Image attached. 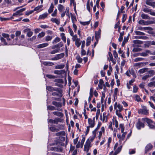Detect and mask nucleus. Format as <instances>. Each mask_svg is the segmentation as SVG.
<instances>
[{"label":"nucleus","mask_w":155,"mask_h":155,"mask_svg":"<svg viewBox=\"0 0 155 155\" xmlns=\"http://www.w3.org/2000/svg\"><path fill=\"white\" fill-rule=\"evenodd\" d=\"M15 36L16 37V40H18V37H19L21 34V32L19 31H16L15 32Z\"/></svg>","instance_id":"obj_45"},{"label":"nucleus","mask_w":155,"mask_h":155,"mask_svg":"<svg viewBox=\"0 0 155 155\" xmlns=\"http://www.w3.org/2000/svg\"><path fill=\"white\" fill-rule=\"evenodd\" d=\"M117 105V102H115L114 105V109L116 110V115L118 117H119L122 118H123V116L121 114L120 112L121 111H117V109H116V106Z\"/></svg>","instance_id":"obj_11"},{"label":"nucleus","mask_w":155,"mask_h":155,"mask_svg":"<svg viewBox=\"0 0 155 155\" xmlns=\"http://www.w3.org/2000/svg\"><path fill=\"white\" fill-rule=\"evenodd\" d=\"M144 59V58H137L134 59V61L135 62L142 61Z\"/></svg>","instance_id":"obj_49"},{"label":"nucleus","mask_w":155,"mask_h":155,"mask_svg":"<svg viewBox=\"0 0 155 155\" xmlns=\"http://www.w3.org/2000/svg\"><path fill=\"white\" fill-rule=\"evenodd\" d=\"M76 58L78 63H81L82 62L83 59L82 58L80 57L79 55H77L76 57Z\"/></svg>","instance_id":"obj_33"},{"label":"nucleus","mask_w":155,"mask_h":155,"mask_svg":"<svg viewBox=\"0 0 155 155\" xmlns=\"http://www.w3.org/2000/svg\"><path fill=\"white\" fill-rule=\"evenodd\" d=\"M122 148V146H121L118 147L117 149L115 150L114 155H116L117 154L119 153L121 151V148Z\"/></svg>","instance_id":"obj_35"},{"label":"nucleus","mask_w":155,"mask_h":155,"mask_svg":"<svg viewBox=\"0 0 155 155\" xmlns=\"http://www.w3.org/2000/svg\"><path fill=\"white\" fill-rule=\"evenodd\" d=\"M108 55L109 57L108 58V59L109 61H111L114 64H116V60L113 59L112 54L110 52H108Z\"/></svg>","instance_id":"obj_14"},{"label":"nucleus","mask_w":155,"mask_h":155,"mask_svg":"<svg viewBox=\"0 0 155 155\" xmlns=\"http://www.w3.org/2000/svg\"><path fill=\"white\" fill-rule=\"evenodd\" d=\"M46 88L47 90L49 91L52 92L58 90V88L50 86H47Z\"/></svg>","instance_id":"obj_17"},{"label":"nucleus","mask_w":155,"mask_h":155,"mask_svg":"<svg viewBox=\"0 0 155 155\" xmlns=\"http://www.w3.org/2000/svg\"><path fill=\"white\" fill-rule=\"evenodd\" d=\"M47 109L51 110H57L58 111H62V109L59 108H57V109L54 106L51 105H49L47 107Z\"/></svg>","instance_id":"obj_12"},{"label":"nucleus","mask_w":155,"mask_h":155,"mask_svg":"<svg viewBox=\"0 0 155 155\" xmlns=\"http://www.w3.org/2000/svg\"><path fill=\"white\" fill-rule=\"evenodd\" d=\"M48 15V14L46 13H44L43 14L39 15L38 18L39 19H43L46 18Z\"/></svg>","instance_id":"obj_27"},{"label":"nucleus","mask_w":155,"mask_h":155,"mask_svg":"<svg viewBox=\"0 0 155 155\" xmlns=\"http://www.w3.org/2000/svg\"><path fill=\"white\" fill-rule=\"evenodd\" d=\"M51 21L54 23H55L58 25H59L60 23V20L56 18H53L51 19Z\"/></svg>","instance_id":"obj_24"},{"label":"nucleus","mask_w":155,"mask_h":155,"mask_svg":"<svg viewBox=\"0 0 155 155\" xmlns=\"http://www.w3.org/2000/svg\"><path fill=\"white\" fill-rule=\"evenodd\" d=\"M65 72V71L64 70H55L54 73L55 74H58V75H61L64 74Z\"/></svg>","instance_id":"obj_25"},{"label":"nucleus","mask_w":155,"mask_h":155,"mask_svg":"<svg viewBox=\"0 0 155 155\" xmlns=\"http://www.w3.org/2000/svg\"><path fill=\"white\" fill-rule=\"evenodd\" d=\"M142 120L145 122H146L147 123L148 125L153 123V121L147 118H143Z\"/></svg>","instance_id":"obj_21"},{"label":"nucleus","mask_w":155,"mask_h":155,"mask_svg":"<svg viewBox=\"0 0 155 155\" xmlns=\"http://www.w3.org/2000/svg\"><path fill=\"white\" fill-rule=\"evenodd\" d=\"M43 64L45 66H52L54 64L53 63L50 61H45Z\"/></svg>","instance_id":"obj_31"},{"label":"nucleus","mask_w":155,"mask_h":155,"mask_svg":"<svg viewBox=\"0 0 155 155\" xmlns=\"http://www.w3.org/2000/svg\"><path fill=\"white\" fill-rule=\"evenodd\" d=\"M116 109L117 111H121L123 110L122 106L120 105L119 104H117Z\"/></svg>","instance_id":"obj_32"},{"label":"nucleus","mask_w":155,"mask_h":155,"mask_svg":"<svg viewBox=\"0 0 155 155\" xmlns=\"http://www.w3.org/2000/svg\"><path fill=\"white\" fill-rule=\"evenodd\" d=\"M112 121L113 123V124L114 125H115V127L116 128H117L118 126V123L117 121L116 120L114 119V118L112 119Z\"/></svg>","instance_id":"obj_34"},{"label":"nucleus","mask_w":155,"mask_h":155,"mask_svg":"<svg viewBox=\"0 0 155 155\" xmlns=\"http://www.w3.org/2000/svg\"><path fill=\"white\" fill-rule=\"evenodd\" d=\"M144 124L143 123L138 120L137 123L136 127L138 130H140L141 128H143L144 127Z\"/></svg>","instance_id":"obj_10"},{"label":"nucleus","mask_w":155,"mask_h":155,"mask_svg":"<svg viewBox=\"0 0 155 155\" xmlns=\"http://www.w3.org/2000/svg\"><path fill=\"white\" fill-rule=\"evenodd\" d=\"M91 37H88L86 40V45L87 46H88L90 44L91 42Z\"/></svg>","instance_id":"obj_41"},{"label":"nucleus","mask_w":155,"mask_h":155,"mask_svg":"<svg viewBox=\"0 0 155 155\" xmlns=\"http://www.w3.org/2000/svg\"><path fill=\"white\" fill-rule=\"evenodd\" d=\"M141 17L143 19H149L150 17L147 14L142 13L141 15Z\"/></svg>","instance_id":"obj_23"},{"label":"nucleus","mask_w":155,"mask_h":155,"mask_svg":"<svg viewBox=\"0 0 155 155\" xmlns=\"http://www.w3.org/2000/svg\"><path fill=\"white\" fill-rule=\"evenodd\" d=\"M135 100L138 102L141 101V99L138 95H136L135 96Z\"/></svg>","instance_id":"obj_53"},{"label":"nucleus","mask_w":155,"mask_h":155,"mask_svg":"<svg viewBox=\"0 0 155 155\" xmlns=\"http://www.w3.org/2000/svg\"><path fill=\"white\" fill-rule=\"evenodd\" d=\"M150 9L147 8H143V11L144 12L147 13H150Z\"/></svg>","instance_id":"obj_57"},{"label":"nucleus","mask_w":155,"mask_h":155,"mask_svg":"<svg viewBox=\"0 0 155 155\" xmlns=\"http://www.w3.org/2000/svg\"><path fill=\"white\" fill-rule=\"evenodd\" d=\"M54 7L52 3H51L48 11V12L49 14L53 12Z\"/></svg>","instance_id":"obj_39"},{"label":"nucleus","mask_w":155,"mask_h":155,"mask_svg":"<svg viewBox=\"0 0 155 155\" xmlns=\"http://www.w3.org/2000/svg\"><path fill=\"white\" fill-rule=\"evenodd\" d=\"M153 0H145L146 3L147 5L151 6L153 8L154 6V2H151Z\"/></svg>","instance_id":"obj_20"},{"label":"nucleus","mask_w":155,"mask_h":155,"mask_svg":"<svg viewBox=\"0 0 155 155\" xmlns=\"http://www.w3.org/2000/svg\"><path fill=\"white\" fill-rule=\"evenodd\" d=\"M134 73V71L133 70H132L131 72L130 70H128L127 71L126 73V74L128 76H130V74H133Z\"/></svg>","instance_id":"obj_51"},{"label":"nucleus","mask_w":155,"mask_h":155,"mask_svg":"<svg viewBox=\"0 0 155 155\" xmlns=\"http://www.w3.org/2000/svg\"><path fill=\"white\" fill-rule=\"evenodd\" d=\"M148 86L149 87H151L153 86L155 87V81H152L150 82L148 84Z\"/></svg>","instance_id":"obj_60"},{"label":"nucleus","mask_w":155,"mask_h":155,"mask_svg":"<svg viewBox=\"0 0 155 155\" xmlns=\"http://www.w3.org/2000/svg\"><path fill=\"white\" fill-rule=\"evenodd\" d=\"M25 8H23L18 10L15 13L13 14L12 17H13L15 16H18L21 15H22V12L25 11Z\"/></svg>","instance_id":"obj_4"},{"label":"nucleus","mask_w":155,"mask_h":155,"mask_svg":"<svg viewBox=\"0 0 155 155\" xmlns=\"http://www.w3.org/2000/svg\"><path fill=\"white\" fill-rule=\"evenodd\" d=\"M66 13V14L67 16L69 18H70L69 16V8H66V11L64 12Z\"/></svg>","instance_id":"obj_64"},{"label":"nucleus","mask_w":155,"mask_h":155,"mask_svg":"<svg viewBox=\"0 0 155 155\" xmlns=\"http://www.w3.org/2000/svg\"><path fill=\"white\" fill-rule=\"evenodd\" d=\"M52 38V36L48 35L45 37V40L46 41H50Z\"/></svg>","instance_id":"obj_47"},{"label":"nucleus","mask_w":155,"mask_h":155,"mask_svg":"<svg viewBox=\"0 0 155 155\" xmlns=\"http://www.w3.org/2000/svg\"><path fill=\"white\" fill-rule=\"evenodd\" d=\"M91 143L89 141V139H88L84 145V151L87 152L89 150V148L91 147Z\"/></svg>","instance_id":"obj_3"},{"label":"nucleus","mask_w":155,"mask_h":155,"mask_svg":"<svg viewBox=\"0 0 155 155\" xmlns=\"http://www.w3.org/2000/svg\"><path fill=\"white\" fill-rule=\"evenodd\" d=\"M64 53H61L60 54H58L55 56L51 59V60L56 61L58 60L59 59L62 58L64 56Z\"/></svg>","instance_id":"obj_5"},{"label":"nucleus","mask_w":155,"mask_h":155,"mask_svg":"<svg viewBox=\"0 0 155 155\" xmlns=\"http://www.w3.org/2000/svg\"><path fill=\"white\" fill-rule=\"evenodd\" d=\"M52 104L56 107L57 108L61 107L62 106V104L61 102H57L55 101H52Z\"/></svg>","instance_id":"obj_15"},{"label":"nucleus","mask_w":155,"mask_h":155,"mask_svg":"<svg viewBox=\"0 0 155 155\" xmlns=\"http://www.w3.org/2000/svg\"><path fill=\"white\" fill-rule=\"evenodd\" d=\"M63 46V43L62 42H61L55 45V46L56 47L61 48Z\"/></svg>","instance_id":"obj_59"},{"label":"nucleus","mask_w":155,"mask_h":155,"mask_svg":"<svg viewBox=\"0 0 155 155\" xmlns=\"http://www.w3.org/2000/svg\"><path fill=\"white\" fill-rule=\"evenodd\" d=\"M56 92H53L52 93V95L54 96H59L61 97V94L59 92V89L58 88V91H55Z\"/></svg>","instance_id":"obj_18"},{"label":"nucleus","mask_w":155,"mask_h":155,"mask_svg":"<svg viewBox=\"0 0 155 155\" xmlns=\"http://www.w3.org/2000/svg\"><path fill=\"white\" fill-rule=\"evenodd\" d=\"M62 120L59 118H55L54 120L49 119L48 120V122L51 123H54L55 124H57L58 122H62Z\"/></svg>","instance_id":"obj_7"},{"label":"nucleus","mask_w":155,"mask_h":155,"mask_svg":"<svg viewBox=\"0 0 155 155\" xmlns=\"http://www.w3.org/2000/svg\"><path fill=\"white\" fill-rule=\"evenodd\" d=\"M64 66L65 65L64 64H61L56 66L55 67V68L56 69H61L64 68Z\"/></svg>","instance_id":"obj_36"},{"label":"nucleus","mask_w":155,"mask_h":155,"mask_svg":"<svg viewBox=\"0 0 155 155\" xmlns=\"http://www.w3.org/2000/svg\"><path fill=\"white\" fill-rule=\"evenodd\" d=\"M50 130L52 132H58L59 130V129L56 128L54 126H52L49 128Z\"/></svg>","instance_id":"obj_30"},{"label":"nucleus","mask_w":155,"mask_h":155,"mask_svg":"<svg viewBox=\"0 0 155 155\" xmlns=\"http://www.w3.org/2000/svg\"><path fill=\"white\" fill-rule=\"evenodd\" d=\"M52 114L54 115L57 116L62 117L63 116V113L61 112H59L58 111H54L52 112Z\"/></svg>","instance_id":"obj_22"},{"label":"nucleus","mask_w":155,"mask_h":155,"mask_svg":"<svg viewBox=\"0 0 155 155\" xmlns=\"http://www.w3.org/2000/svg\"><path fill=\"white\" fill-rule=\"evenodd\" d=\"M45 33L44 32H42L41 33H39L38 35V37L39 38H41L44 37L45 35Z\"/></svg>","instance_id":"obj_63"},{"label":"nucleus","mask_w":155,"mask_h":155,"mask_svg":"<svg viewBox=\"0 0 155 155\" xmlns=\"http://www.w3.org/2000/svg\"><path fill=\"white\" fill-rule=\"evenodd\" d=\"M118 92V88H115L114 90V101H115V100L116 98H117V95Z\"/></svg>","instance_id":"obj_40"},{"label":"nucleus","mask_w":155,"mask_h":155,"mask_svg":"<svg viewBox=\"0 0 155 155\" xmlns=\"http://www.w3.org/2000/svg\"><path fill=\"white\" fill-rule=\"evenodd\" d=\"M1 41L3 42V45H7V43L5 42V40L3 37H1L0 38Z\"/></svg>","instance_id":"obj_61"},{"label":"nucleus","mask_w":155,"mask_h":155,"mask_svg":"<svg viewBox=\"0 0 155 155\" xmlns=\"http://www.w3.org/2000/svg\"><path fill=\"white\" fill-rule=\"evenodd\" d=\"M142 108L138 110V113L139 114L147 115L149 114V110L145 106H142Z\"/></svg>","instance_id":"obj_1"},{"label":"nucleus","mask_w":155,"mask_h":155,"mask_svg":"<svg viewBox=\"0 0 155 155\" xmlns=\"http://www.w3.org/2000/svg\"><path fill=\"white\" fill-rule=\"evenodd\" d=\"M138 23L139 24L143 25H148L153 24V22L152 21H146L144 20L141 19L139 20Z\"/></svg>","instance_id":"obj_2"},{"label":"nucleus","mask_w":155,"mask_h":155,"mask_svg":"<svg viewBox=\"0 0 155 155\" xmlns=\"http://www.w3.org/2000/svg\"><path fill=\"white\" fill-rule=\"evenodd\" d=\"M94 120L95 117L93 118V120L91 118H89L88 119V123L89 125V126L91 128L93 127L95 125Z\"/></svg>","instance_id":"obj_9"},{"label":"nucleus","mask_w":155,"mask_h":155,"mask_svg":"<svg viewBox=\"0 0 155 155\" xmlns=\"http://www.w3.org/2000/svg\"><path fill=\"white\" fill-rule=\"evenodd\" d=\"M148 62H138L135 63L134 64V67H137L138 68H140L141 67L144 66L148 64Z\"/></svg>","instance_id":"obj_6"},{"label":"nucleus","mask_w":155,"mask_h":155,"mask_svg":"<svg viewBox=\"0 0 155 155\" xmlns=\"http://www.w3.org/2000/svg\"><path fill=\"white\" fill-rule=\"evenodd\" d=\"M148 70V68H143L142 69H140L138 71V73H139L140 74H143V73H145V72L147 71Z\"/></svg>","instance_id":"obj_28"},{"label":"nucleus","mask_w":155,"mask_h":155,"mask_svg":"<svg viewBox=\"0 0 155 155\" xmlns=\"http://www.w3.org/2000/svg\"><path fill=\"white\" fill-rule=\"evenodd\" d=\"M135 34L137 35H144L145 34L143 32L139 31H135Z\"/></svg>","instance_id":"obj_52"},{"label":"nucleus","mask_w":155,"mask_h":155,"mask_svg":"<svg viewBox=\"0 0 155 155\" xmlns=\"http://www.w3.org/2000/svg\"><path fill=\"white\" fill-rule=\"evenodd\" d=\"M120 128L121 129V133H123L124 130V125L123 124H120L119 125Z\"/></svg>","instance_id":"obj_44"},{"label":"nucleus","mask_w":155,"mask_h":155,"mask_svg":"<svg viewBox=\"0 0 155 155\" xmlns=\"http://www.w3.org/2000/svg\"><path fill=\"white\" fill-rule=\"evenodd\" d=\"M153 147L151 144L149 143L147 144L145 147V153H147V152L151 150Z\"/></svg>","instance_id":"obj_13"},{"label":"nucleus","mask_w":155,"mask_h":155,"mask_svg":"<svg viewBox=\"0 0 155 155\" xmlns=\"http://www.w3.org/2000/svg\"><path fill=\"white\" fill-rule=\"evenodd\" d=\"M141 51V49L140 48H133L132 50V51L133 52H137L140 51Z\"/></svg>","instance_id":"obj_58"},{"label":"nucleus","mask_w":155,"mask_h":155,"mask_svg":"<svg viewBox=\"0 0 155 155\" xmlns=\"http://www.w3.org/2000/svg\"><path fill=\"white\" fill-rule=\"evenodd\" d=\"M61 39L65 43L66 42V38L65 36V34L64 33H62L61 34Z\"/></svg>","instance_id":"obj_43"},{"label":"nucleus","mask_w":155,"mask_h":155,"mask_svg":"<svg viewBox=\"0 0 155 155\" xmlns=\"http://www.w3.org/2000/svg\"><path fill=\"white\" fill-rule=\"evenodd\" d=\"M60 39L58 37H56L52 41V43L54 44L59 42L60 41Z\"/></svg>","instance_id":"obj_46"},{"label":"nucleus","mask_w":155,"mask_h":155,"mask_svg":"<svg viewBox=\"0 0 155 155\" xmlns=\"http://www.w3.org/2000/svg\"><path fill=\"white\" fill-rule=\"evenodd\" d=\"M147 72L150 77H152L155 74V71L153 70H150L149 71H147Z\"/></svg>","instance_id":"obj_26"},{"label":"nucleus","mask_w":155,"mask_h":155,"mask_svg":"<svg viewBox=\"0 0 155 155\" xmlns=\"http://www.w3.org/2000/svg\"><path fill=\"white\" fill-rule=\"evenodd\" d=\"M64 8V6L61 5L59 4L58 5V9L60 12H61L62 11Z\"/></svg>","instance_id":"obj_50"},{"label":"nucleus","mask_w":155,"mask_h":155,"mask_svg":"<svg viewBox=\"0 0 155 155\" xmlns=\"http://www.w3.org/2000/svg\"><path fill=\"white\" fill-rule=\"evenodd\" d=\"M71 36H72V40L73 41H75L79 38L78 37V36L76 35H73Z\"/></svg>","instance_id":"obj_48"},{"label":"nucleus","mask_w":155,"mask_h":155,"mask_svg":"<svg viewBox=\"0 0 155 155\" xmlns=\"http://www.w3.org/2000/svg\"><path fill=\"white\" fill-rule=\"evenodd\" d=\"M122 133V134L121 136L120 134H117V138L119 139V140L120 141H123L124 140L126 135L127 133L126 132H123V133Z\"/></svg>","instance_id":"obj_8"},{"label":"nucleus","mask_w":155,"mask_h":155,"mask_svg":"<svg viewBox=\"0 0 155 155\" xmlns=\"http://www.w3.org/2000/svg\"><path fill=\"white\" fill-rule=\"evenodd\" d=\"M111 141H112L111 137H109L108 138V141L107 143V148H109L110 144L111 143Z\"/></svg>","instance_id":"obj_42"},{"label":"nucleus","mask_w":155,"mask_h":155,"mask_svg":"<svg viewBox=\"0 0 155 155\" xmlns=\"http://www.w3.org/2000/svg\"><path fill=\"white\" fill-rule=\"evenodd\" d=\"M70 14L71 15V18L72 23H74L75 21H76V17L75 16L72 15V14L71 13Z\"/></svg>","instance_id":"obj_54"},{"label":"nucleus","mask_w":155,"mask_h":155,"mask_svg":"<svg viewBox=\"0 0 155 155\" xmlns=\"http://www.w3.org/2000/svg\"><path fill=\"white\" fill-rule=\"evenodd\" d=\"M48 44L47 43H43L41 44H39L37 45V47L38 48H41L48 46Z\"/></svg>","instance_id":"obj_16"},{"label":"nucleus","mask_w":155,"mask_h":155,"mask_svg":"<svg viewBox=\"0 0 155 155\" xmlns=\"http://www.w3.org/2000/svg\"><path fill=\"white\" fill-rule=\"evenodd\" d=\"M133 42L134 44L137 45H141L143 43L142 41L137 40H134Z\"/></svg>","instance_id":"obj_37"},{"label":"nucleus","mask_w":155,"mask_h":155,"mask_svg":"<svg viewBox=\"0 0 155 155\" xmlns=\"http://www.w3.org/2000/svg\"><path fill=\"white\" fill-rule=\"evenodd\" d=\"M75 44L76 46L78 48H79L80 47L81 45V41L80 40V39L79 38L77 40H76L75 41Z\"/></svg>","instance_id":"obj_29"},{"label":"nucleus","mask_w":155,"mask_h":155,"mask_svg":"<svg viewBox=\"0 0 155 155\" xmlns=\"http://www.w3.org/2000/svg\"><path fill=\"white\" fill-rule=\"evenodd\" d=\"M103 117L102 118V115L100 116V119L101 120H102L103 122H106L107 121V117L105 115V114L104 113L103 114Z\"/></svg>","instance_id":"obj_19"},{"label":"nucleus","mask_w":155,"mask_h":155,"mask_svg":"<svg viewBox=\"0 0 155 155\" xmlns=\"http://www.w3.org/2000/svg\"><path fill=\"white\" fill-rule=\"evenodd\" d=\"M14 19V17H11L10 18H1V20L2 21H5V20H9L10 19Z\"/></svg>","instance_id":"obj_55"},{"label":"nucleus","mask_w":155,"mask_h":155,"mask_svg":"<svg viewBox=\"0 0 155 155\" xmlns=\"http://www.w3.org/2000/svg\"><path fill=\"white\" fill-rule=\"evenodd\" d=\"M100 35L101 34H100L99 33L97 32V31H96L95 32V38L97 41L98 39L100 37Z\"/></svg>","instance_id":"obj_38"},{"label":"nucleus","mask_w":155,"mask_h":155,"mask_svg":"<svg viewBox=\"0 0 155 155\" xmlns=\"http://www.w3.org/2000/svg\"><path fill=\"white\" fill-rule=\"evenodd\" d=\"M140 56L143 57H146L148 56V55L147 54V51L146 50L145 52L140 53Z\"/></svg>","instance_id":"obj_56"},{"label":"nucleus","mask_w":155,"mask_h":155,"mask_svg":"<svg viewBox=\"0 0 155 155\" xmlns=\"http://www.w3.org/2000/svg\"><path fill=\"white\" fill-rule=\"evenodd\" d=\"M80 23L81 24L83 25H88L90 23V21H85V22L80 21Z\"/></svg>","instance_id":"obj_62"}]
</instances>
